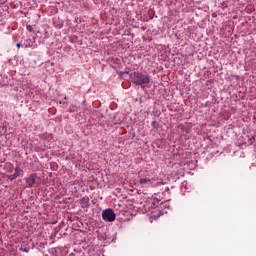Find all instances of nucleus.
I'll return each instance as SVG.
<instances>
[{
  "label": "nucleus",
  "instance_id": "1a4fd4ad",
  "mask_svg": "<svg viewBox=\"0 0 256 256\" xmlns=\"http://www.w3.org/2000/svg\"><path fill=\"white\" fill-rule=\"evenodd\" d=\"M16 47L19 49V47H23V44L17 43V44H16Z\"/></svg>",
  "mask_w": 256,
  "mask_h": 256
},
{
  "label": "nucleus",
  "instance_id": "0eeeda50",
  "mask_svg": "<svg viewBox=\"0 0 256 256\" xmlns=\"http://www.w3.org/2000/svg\"><path fill=\"white\" fill-rule=\"evenodd\" d=\"M139 183H140V185H149V183H151V179L150 178H140Z\"/></svg>",
  "mask_w": 256,
  "mask_h": 256
},
{
  "label": "nucleus",
  "instance_id": "7ed1b4c3",
  "mask_svg": "<svg viewBox=\"0 0 256 256\" xmlns=\"http://www.w3.org/2000/svg\"><path fill=\"white\" fill-rule=\"evenodd\" d=\"M35 183H37V175L35 173L26 177V184L28 185V187L30 188L35 187Z\"/></svg>",
  "mask_w": 256,
  "mask_h": 256
},
{
  "label": "nucleus",
  "instance_id": "20e7f679",
  "mask_svg": "<svg viewBox=\"0 0 256 256\" xmlns=\"http://www.w3.org/2000/svg\"><path fill=\"white\" fill-rule=\"evenodd\" d=\"M14 171L15 172L9 176L10 181L17 179V177H19V175H21V173L23 172L21 167H16Z\"/></svg>",
  "mask_w": 256,
  "mask_h": 256
},
{
  "label": "nucleus",
  "instance_id": "423d86ee",
  "mask_svg": "<svg viewBox=\"0 0 256 256\" xmlns=\"http://www.w3.org/2000/svg\"><path fill=\"white\" fill-rule=\"evenodd\" d=\"M80 205H81V207H83V209H86L87 207H89V198L87 196H84L80 200Z\"/></svg>",
  "mask_w": 256,
  "mask_h": 256
},
{
  "label": "nucleus",
  "instance_id": "f03ea898",
  "mask_svg": "<svg viewBox=\"0 0 256 256\" xmlns=\"http://www.w3.org/2000/svg\"><path fill=\"white\" fill-rule=\"evenodd\" d=\"M116 217L117 215L115 214V211H113L111 208H108L102 212V219L108 223H113Z\"/></svg>",
  "mask_w": 256,
  "mask_h": 256
},
{
  "label": "nucleus",
  "instance_id": "9d476101",
  "mask_svg": "<svg viewBox=\"0 0 256 256\" xmlns=\"http://www.w3.org/2000/svg\"><path fill=\"white\" fill-rule=\"evenodd\" d=\"M253 140H255V138H254V137H252V138L250 139V141H253Z\"/></svg>",
  "mask_w": 256,
  "mask_h": 256
},
{
  "label": "nucleus",
  "instance_id": "f257e3e1",
  "mask_svg": "<svg viewBox=\"0 0 256 256\" xmlns=\"http://www.w3.org/2000/svg\"><path fill=\"white\" fill-rule=\"evenodd\" d=\"M133 83L138 85L139 87H143V85H149L151 78L149 75H145L143 73L134 72L132 74Z\"/></svg>",
  "mask_w": 256,
  "mask_h": 256
},
{
  "label": "nucleus",
  "instance_id": "6e6552de",
  "mask_svg": "<svg viewBox=\"0 0 256 256\" xmlns=\"http://www.w3.org/2000/svg\"><path fill=\"white\" fill-rule=\"evenodd\" d=\"M27 31H33V27L27 26Z\"/></svg>",
  "mask_w": 256,
  "mask_h": 256
},
{
  "label": "nucleus",
  "instance_id": "39448f33",
  "mask_svg": "<svg viewBox=\"0 0 256 256\" xmlns=\"http://www.w3.org/2000/svg\"><path fill=\"white\" fill-rule=\"evenodd\" d=\"M22 47H24L25 49L35 47V41L31 40V38H28L22 43Z\"/></svg>",
  "mask_w": 256,
  "mask_h": 256
}]
</instances>
